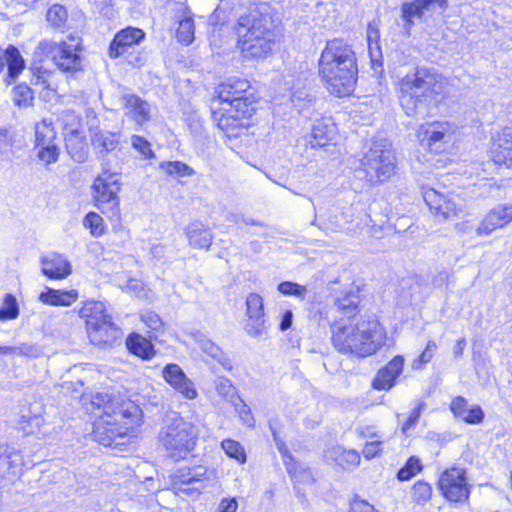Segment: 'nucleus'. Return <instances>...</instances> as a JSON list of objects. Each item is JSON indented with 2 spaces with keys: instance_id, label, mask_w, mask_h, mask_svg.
<instances>
[{
  "instance_id": "obj_42",
  "label": "nucleus",
  "mask_w": 512,
  "mask_h": 512,
  "mask_svg": "<svg viewBox=\"0 0 512 512\" xmlns=\"http://www.w3.org/2000/svg\"><path fill=\"white\" fill-rule=\"evenodd\" d=\"M422 464L418 457L411 456L406 464L398 471L397 478L400 481H407L422 470Z\"/></svg>"
},
{
  "instance_id": "obj_2",
  "label": "nucleus",
  "mask_w": 512,
  "mask_h": 512,
  "mask_svg": "<svg viewBox=\"0 0 512 512\" xmlns=\"http://www.w3.org/2000/svg\"><path fill=\"white\" fill-rule=\"evenodd\" d=\"M318 75L327 90L337 96L350 95L358 78L355 51L343 39L326 42L318 60Z\"/></svg>"
},
{
  "instance_id": "obj_3",
  "label": "nucleus",
  "mask_w": 512,
  "mask_h": 512,
  "mask_svg": "<svg viewBox=\"0 0 512 512\" xmlns=\"http://www.w3.org/2000/svg\"><path fill=\"white\" fill-rule=\"evenodd\" d=\"M397 88L405 114L424 117L429 113V106L435 104L444 93L445 82L435 68L421 66L400 78Z\"/></svg>"
},
{
  "instance_id": "obj_45",
  "label": "nucleus",
  "mask_w": 512,
  "mask_h": 512,
  "mask_svg": "<svg viewBox=\"0 0 512 512\" xmlns=\"http://www.w3.org/2000/svg\"><path fill=\"white\" fill-rule=\"evenodd\" d=\"M248 317H265L263 299L259 294L250 293L246 299Z\"/></svg>"
},
{
  "instance_id": "obj_29",
  "label": "nucleus",
  "mask_w": 512,
  "mask_h": 512,
  "mask_svg": "<svg viewBox=\"0 0 512 512\" xmlns=\"http://www.w3.org/2000/svg\"><path fill=\"white\" fill-rule=\"evenodd\" d=\"M5 62L8 70V82L10 83V81H14L24 69V60L19 51L15 47L10 46L5 51L0 48V72Z\"/></svg>"
},
{
  "instance_id": "obj_22",
  "label": "nucleus",
  "mask_w": 512,
  "mask_h": 512,
  "mask_svg": "<svg viewBox=\"0 0 512 512\" xmlns=\"http://www.w3.org/2000/svg\"><path fill=\"white\" fill-rule=\"evenodd\" d=\"M120 102L126 110L125 114L137 124H143L150 119V104L138 95L125 92L121 95Z\"/></svg>"
},
{
  "instance_id": "obj_60",
  "label": "nucleus",
  "mask_w": 512,
  "mask_h": 512,
  "mask_svg": "<svg viewBox=\"0 0 512 512\" xmlns=\"http://www.w3.org/2000/svg\"><path fill=\"white\" fill-rule=\"evenodd\" d=\"M491 210L499 216V221L503 222V226L512 221V204L499 205Z\"/></svg>"
},
{
  "instance_id": "obj_49",
  "label": "nucleus",
  "mask_w": 512,
  "mask_h": 512,
  "mask_svg": "<svg viewBox=\"0 0 512 512\" xmlns=\"http://www.w3.org/2000/svg\"><path fill=\"white\" fill-rule=\"evenodd\" d=\"M38 158L43 161L45 164H52L58 160L59 157V147L56 143L37 146Z\"/></svg>"
},
{
  "instance_id": "obj_5",
  "label": "nucleus",
  "mask_w": 512,
  "mask_h": 512,
  "mask_svg": "<svg viewBox=\"0 0 512 512\" xmlns=\"http://www.w3.org/2000/svg\"><path fill=\"white\" fill-rule=\"evenodd\" d=\"M198 439L197 427L177 413L168 417L158 434V440L167 457L174 462L186 459L194 450Z\"/></svg>"
},
{
  "instance_id": "obj_26",
  "label": "nucleus",
  "mask_w": 512,
  "mask_h": 512,
  "mask_svg": "<svg viewBox=\"0 0 512 512\" xmlns=\"http://www.w3.org/2000/svg\"><path fill=\"white\" fill-rule=\"evenodd\" d=\"M91 142L99 157L103 159L117 148L120 136L108 130L96 129L91 134Z\"/></svg>"
},
{
  "instance_id": "obj_27",
  "label": "nucleus",
  "mask_w": 512,
  "mask_h": 512,
  "mask_svg": "<svg viewBox=\"0 0 512 512\" xmlns=\"http://www.w3.org/2000/svg\"><path fill=\"white\" fill-rule=\"evenodd\" d=\"M450 408L455 417L462 419L468 424H479L484 418L482 408L478 405L468 408V403L462 396L455 397L451 402Z\"/></svg>"
},
{
  "instance_id": "obj_53",
  "label": "nucleus",
  "mask_w": 512,
  "mask_h": 512,
  "mask_svg": "<svg viewBox=\"0 0 512 512\" xmlns=\"http://www.w3.org/2000/svg\"><path fill=\"white\" fill-rule=\"evenodd\" d=\"M424 408H425V403L423 401L415 402L414 407H413L409 417L403 424V427H402L403 431H407L416 426Z\"/></svg>"
},
{
  "instance_id": "obj_25",
  "label": "nucleus",
  "mask_w": 512,
  "mask_h": 512,
  "mask_svg": "<svg viewBox=\"0 0 512 512\" xmlns=\"http://www.w3.org/2000/svg\"><path fill=\"white\" fill-rule=\"evenodd\" d=\"M437 3L440 7L446 5V0H414L412 2H405L402 4L401 12L402 18L405 22V29L407 32L414 25L415 19H421L424 15L425 10Z\"/></svg>"
},
{
  "instance_id": "obj_56",
  "label": "nucleus",
  "mask_w": 512,
  "mask_h": 512,
  "mask_svg": "<svg viewBox=\"0 0 512 512\" xmlns=\"http://www.w3.org/2000/svg\"><path fill=\"white\" fill-rule=\"evenodd\" d=\"M285 465L287 467L288 473L291 475V477L296 480L297 482H307V483H313L314 477L312 474V471L309 468H304L301 471H297L296 469L293 470L287 462H285Z\"/></svg>"
},
{
  "instance_id": "obj_52",
  "label": "nucleus",
  "mask_w": 512,
  "mask_h": 512,
  "mask_svg": "<svg viewBox=\"0 0 512 512\" xmlns=\"http://www.w3.org/2000/svg\"><path fill=\"white\" fill-rule=\"evenodd\" d=\"M216 390L219 395L223 396L231 403H234V401L237 400L238 396L236 395V388L227 378H219L216 383Z\"/></svg>"
},
{
  "instance_id": "obj_40",
  "label": "nucleus",
  "mask_w": 512,
  "mask_h": 512,
  "mask_svg": "<svg viewBox=\"0 0 512 512\" xmlns=\"http://www.w3.org/2000/svg\"><path fill=\"white\" fill-rule=\"evenodd\" d=\"M221 447L228 457L235 459L241 464L246 462L245 450L238 441L225 439L221 442Z\"/></svg>"
},
{
  "instance_id": "obj_43",
  "label": "nucleus",
  "mask_w": 512,
  "mask_h": 512,
  "mask_svg": "<svg viewBox=\"0 0 512 512\" xmlns=\"http://www.w3.org/2000/svg\"><path fill=\"white\" fill-rule=\"evenodd\" d=\"M19 315V306L16 298L12 294H7L3 305L0 308V320H12Z\"/></svg>"
},
{
  "instance_id": "obj_8",
  "label": "nucleus",
  "mask_w": 512,
  "mask_h": 512,
  "mask_svg": "<svg viewBox=\"0 0 512 512\" xmlns=\"http://www.w3.org/2000/svg\"><path fill=\"white\" fill-rule=\"evenodd\" d=\"M102 172L99 174L92 185L93 200L95 206L103 213L113 224L121 223L120 198L121 190L120 174L112 172L107 162H102Z\"/></svg>"
},
{
  "instance_id": "obj_62",
  "label": "nucleus",
  "mask_w": 512,
  "mask_h": 512,
  "mask_svg": "<svg viewBox=\"0 0 512 512\" xmlns=\"http://www.w3.org/2000/svg\"><path fill=\"white\" fill-rule=\"evenodd\" d=\"M356 433L361 439L380 440L381 435L373 426H360L356 428Z\"/></svg>"
},
{
  "instance_id": "obj_63",
  "label": "nucleus",
  "mask_w": 512,
  "mask_h": 512,
  "mask_svg": "<svg viewBox=\"0 0 512 512\" xmlns=\"http://www.w3.org/2000/svg\"><path fill=\"white\" fill-rule=\"evenodd\" d=\"M113 431H102L100 427L94 430V438L103 446H112L114 444Z\"/></svg>"
},
{
  "instance_id": "obj_19",
  "label": "nucleus",
  "mask_w": 512,
  "mask_h": 512,
  "mask_svg": "<svg viewBox=\"0 0 512 512\" xmlns=\"http://www.w3.org/2000/svg\"><path fill=\"white\" fill-rule=\"evenodd\" d=\"M114 411L109 418L114 422H120L129 427L139 426L142 422V410L133 401L115 398Z\"/></svg>"
},
{
  "instance_id": "obj_32",
  "label": "nucleus",
  "mask_w": 512,
  "mask_h": 512,
  "mask_svg": "<svg viewBox=\"0 0 512 512\" xmlns=\"http://www.w3.org/2000/svg\"><path fill=\"white\" fill-rule=\"evenodd\" d=\"M351 222V215L346 212H339L337 209L331 210L327 219L320 226L322 229L331 232H338L346 228Z\"/></svg>"
},
{
  "instance_id": "obj_15",
  "label": "nucleus",
  "mask_w": 512,
  "mask_h": 512,
  "mask_svg": "<svg viewBox=\"0 0 512 512\" xmlns=\"http://www.w3.org/2000/svg\"><path fill=\"white\" fill-rule=\"evenodd\" d=\"M116 396L106 392H84L80 396L83 409L96 417H109L114 410Z\"/></svg>"
},
{
  "instance_id": "obj_31",
  "label": "nucleus",
  "mask_w": 512,
  "mask_h": 512,
  "mask_svg": "<svg viewBox=\"0 0 512 512\" xmlns=\"http://www.w3.org/2000/svg\"><path fill=\"white\" fill-rule=\"evenodd\" d=\"M326 457L332 459L344 469L356 467L360 464V454L354 449H345L340 445L329 448Z\"/></svg>"
},
{
  "instance_id": "obj_1",
  "label": "nucleus",
  "mask_w": 512,
  "mask_h": 512,
  "mask_svg": "<svg viewBox=\"0 0 512 512\" xmlns=\"http://www.w3.org/2000/svg\"><path fill=\"white\" fill-rule=\"evenodd\" d=\"M360 297L353 290L341 291L334 297L331 312L332 343L338 352H378L390 348L386 331L376 319L356 321Z\"/></svg>"
},
{
  "instance_id": "obj_17",
  "label": "nucleus",
  "mask_w": 512,
  "mask_h": 512,
  "mask_svg": "<svg viewBox=\"0 0 512 512\" xmlns=\"http://www.w3.org/2000/svg\"><path fill=\"white\" fill-rule=\"evenodd\" d=\"M252 112L251 110L221 105L219 108H213L212 119L219 129L230 132L241 126V120L250 117Z\"/></svg>"
},
{
  "instance_id": "obj_55",
  "label": "nucleus",
  "mask_w": 512,
  "mask_h": 512,
  "mask_svg": "<svg viewBox=\"0 0 512 512\" xmlns=\"http://www.w3.org/2000/svg\"><path fill=\"white\" fill-rule=\"evenodd\" d=\"M382 440H373V441H367L363 450L362 454L367 459L370 460L376 456H379L382 452Z\"/></svg>"
},
{
  "instance_id": "obj_48",
  "label": "nucleus",
  "mask_w": 512,
  "mask_h": 512,
  "mask_svg": "<svg viewBox=\"0 0 512 512\" xmlns=\"http://www.w3.org/2000/svg\"><path fill=\"white\" fill-rule=\"evenodd\" d=\"M245 330L252 337L266 334L267 321L265 317H248Z\"/></svg>"
},
{
  "instance_id": "obj_18",
  "label": "nucleus",
  "mask_w": 512,
  "mask_h": 512,
  "mask_svg": "<svg viewBox=\"0 0 512 512\" xmlns=\"http://www.w3.org/2000/svg\"><path fill=\"white\" fill-rule=\"evenodd\" d=\"M164 379L186 399H195L197 391L193 382L177 364H167L163 369Z\"/></svg>"
},
{
  "instance_id": "obj_57",
  "label": "nucleus",
  "mask_w": 512,
  "mask_h": 512,
  "mask_svg": "<svg viewBox=\"0 0 512 512\" xmlns=\"http://www.w3.org/2000/svg\"><path fill=\"white\" fill-rule=\"evenodd\" d=\"M379 22V20L374 19L368 23L366 31L368 45L380 43Z\"/></svg>"
},
{
  "instance_id": "obj_64",
  "label": "nucleus",
  "mask_w": 512,
  "mask_h": 512,
  "mask_svg": "<svg viewBox=\"0 0 512 512\" xmlns=\"http://www.w3.org/2000/svg\"><path fill=\"white\" fill-rule=\"evenodd\" d=\"M368 51H369V55H370V59H371V63L373 65V67L374 68H376V66L382 67L383 56H382L380 43L368 45Z\"/></svg>"
},
{
  "instance_id": "obj_33",
  "label": "nucleus",
  "mask_w": 512,
  "mask_h": 512,
  "mask_svg": "<svg viewBox=\"0 0 512 512\" xmlns=\"http://www.w3.org/2000/svg\"><path fill=\"white\" fill-rule=\"evenodd\" d=\"M36 147L55 143L56 132L51 122L43 120L35 126Z\"/></svg>"
},
{
  "instance_id": "obj_7",
  "label": "nucleus",
  "mask_w": 512,
  "mask_h": 512,
  "mask_svg": "<svg viewBox=\"0 0 512 512\" xmlns=\"http://www.w3.org/2000/svg\"><path fill=\"white\" fill-rule=\"evenodd\" d=\"M79 315L85 319L90 342L100 349L112 348L113 343L120 337L121 329L107 312L106 304L100 301L86 302Z\"/></svg>"
},
{
  "instance_id": "obj_23",
  "label": "nucleus",
  "mask_w": 512,
  "mask_h": 512,
  "mask_svg": "<svg viewBox=\"0 0 512 512\" xmlns=\"http://www.w3.org/2000/svg\"><path fill=\"white\" fill-rule=\"evenodd\" d=\"M311 136L310 144L313 148L325 147L334 142L337 136V127L331 118L322 117L312 125Z\"/></svg>"
},
{
  "instance_id": "obj_13",
  "label": "nucleus",
  "mask_w": 512,
  "mask_h": 512,
  "mask_svg": "<svg viewBox=\"0 0 512 512\" xmlns=\"http://www.w3.org/2000/svg\"><path fill=\"white\" fill-rule=\"evenodd\" d=\"M423 199L430 210L442 219L455 216L461 210V199L449 191L443 192L435 188H427L423 192Z\"/></svg>"
},
{
  "instance_id": "obj_6",
  "label": "nucleus",
  "mask_w": 512,
  "mask_h": 512,
  "mask_svg": "<svg viewBox=\"0 0 512 512\" xmlns=\"http://www.w3.org/2000/svg\"><path fill=\"white\" fill-rule=\"evenodd\" d=\"M396 158L392 143L386 138H374L360 160L357 178L375 185L388 180L395 172Z\"/></svg>"
},
{
  "instance_id": "obj_35",
  "label": "nucleus",
  "mask_w": 512,
  "mask_h": 512,
  "mask_svg": "<svg viewBox=\"0 0 512 512\" xmlns=\"http://www.w3.org/2000/svg\"><path fill=\"white\" fill-rule=\"evenodd\" d=\"M160 169L169 176L175 177H189L195 174L192 167L181 161H164L160 163Z\"/></svg>"
},
{
  "instance_id": "obj_28",
  "label": "nucleus",
  "mask_w": 512,
  "mask_h": 512,
  "mask_svg": "<svg viewBox=\"0 0 512 512\" xmlns=\"http://www.w3.org/2000/svg\"><path fill=\"white\" fill-rule=\"evenodd\" d=\"M189 244L198 249H209L213 241V234L202 222H192L186 228Z\"/></svg>"
},
{
  "instance_id": "obj_12",
  "label": "nucleus",
  "mask_w": 512,
  "mask_h": 512,
  "mask_svg": "<svg viewBox=\"0 0 512 512\" xmlns=\"http://www.w3.org/2000/svg\"><path fill=\"white\" fill-rule=\"evenodd\" d=\"M438 487L448 501L455 503L467 501L471 493L466 470L456 466L448 468L440 474Z\"/></svg>"
},
{
  "instance_id": "obj_21",
  "label": "nucleus",
  "mask_w": 512,
  "mask_h": 512,
  "mask_svg": "<svg viewBox=\"0 0 512 512\" xmlns=\"http://www.w3.org/2000/svg\"><path fill=\"white\" fill-rule=\"evenodd\" d=\"M41 271L49 279H64L72 272L67 258L62 254L50 253L41 257Z\"/></svg>"
},
{
  "instance_id": "obj_50",
  "label": "nucleus",
  "mask_w": 512,
  "mask_h": 512,
  "mask_svg": "<svg viewBox=\"0 0 512 512\" xmlns=\"http://www.w3.org/2000/svg\"><path fill=\"white\" fill-rule=\"evenodd\" d=\"M412 494L417 503L424 504L431 499L432 487L425 481H418L413 486Z\"/></svg>"
},
{
  "instance_id": "obj_37",
  "label": "nucleus",
  "mask_w": 512,
  "mask_h": 512,
  "mask_svg": "<svg viewBox=\"0 0 512 512\" xmlns=\"http://www.w3.org/2000/svg\"><path fill=\"white\" fill-rule=\"evenodd\" d=\"M42 423L43 418L41 417L40 413L35 412L32 414L30 411L26 412L25 409L21 410L18 424L20 425V429H22L25 433H33L36 428H39L42 425Z\"/></svg>"
},
{
  "instance_id": "obj_10",
  "label": "nucleus",
  "mask_w": 512,
  "mask_h": 512,
  "mask_svg": "<svg viewBox=\"0 0 512 512\" xmlns=\"http://www.w3.org/2000/svg\"><path fill=\"white\" fill-rule=\"evenodd\" d=\"M456 129L449 121L427 122L418 127L417 137L431 152L442 153L451 145Z\"/></svg>"
},
{
  "instance_id": "obj_44",
  "label": "nucleus",
  "mask_w": 512,
  "mask_h": 512,
  "mask_svg": "<svg viewBox=\"0 0 512 512\" xmlns=\"http://www.w3.org/2000/svg\"><path fill=\"white\" fill-rule=\"evenodd\" d=\"M83 224L94 237H100L105 232L103 218L95 212H89L84 217Z\"/></svg>"
},
{
  "instance_id": "obj_9",
  "label": "nucleus",
  "mask_w": 512,
  "mask_h": 512,
  "mask_svg": "<svg viewBox=\"0 0 512 512\" xmlns=\"http://www.w3.org/2000/svg\"><path fill=\"white\" fill-rule=\"evenodd\" d=\"M38 49L51 56L55 65L63 72H76L81 69L80 40L69 37V41H43Z\"/></svg>"
},
{
  "instance_id": "obj_54",
  "label": "nucleus",
  "mask_w": 512,
  "mask_h": 512,
  "mask_svg": "<svg viewBox=\"0 0 512 512\" xmlns=\"http://www.w3.org/2000/svg\"><path fill=\"white\" fill-rule=\"evenodd\" d=\"M233 404L238 411L242 422L248 426H253L254 418L251 414L250 408L244 403V401L240 399V397H237V400H235Z\"/></svg>"
},
{
  "instance_id": "obj_46",
  "label": "nucleus",
  "mask_w": 512,
  "mask_h": 512,
  "mask_svg": "<svg viewBox=\"0 0 512 512\" xmlns=\"http://www.w3.org/2000/svg\"><path fill=\"white\" fill-rule=\"evenodd\" d=\"M66 148L74 161L82 163L86 160L87 150L85 148V143L83 141H78L77 139L69 138L66 140Z\"/></svg>"
},
{
  "instance_id": "obj_61",
  "label": "nucleus",
  "mask_w": 512,
  "mask_h": 512,
  "mask_svg": "<svg viewBox=\"0 0 512 512\" xmlns=\"http://www.w3.org/2000/svg\"><path fill=\"white\" fill-rule=\"evenodd\" d=\"M350 512H379L366 500L355 498L350 504Z\"/></svg>"
},
{
  "instance_id": "obj_14",
  "label": "nucleus",
  "mask_w": 512,
  "mask_h": 512,
  "mask_svg": "<svg viewBox=\"0 0 512 512\" xmlns=\"http://www.w3.org/2000/svg\"><path fill=\"white\" fill-rule=\"evenodd\" d=\"M146 33L136 27L128 26L118 31L109 45L108 54L115 59L130 53L135 46H138L144 39Z\"/></svg>"
},
{
  "instance_id": "obj_36",
  "label": "nucleus",
  "mask_w": 512,
  "mask_h": 512,
  "mask_svg": "<svg viewBox=\"0 0 512 512\" xmlns=\"http://www.w3.org/2000/svg\"><path fill=\"white\" fill-rule=\"evenodd\" d=\"M33 100L34 92L26 84H19L13 88L12 101L16 106L20 108L28 107L32 105Z\"/></svg>"
},
{
  "instance_id": "obj_34",
  "label": "nucleus",
  "mask_w": 512,
  "mask_h": 512,
  "mask_svg": "<svg viewBox=\"0 0 512 512\" xmlns=\"http://www.w3.org/2000/svg\"><path fill=\"white\" fill-rule=\"evenodd\" d=\"M126 347L128 352H156L151 341L136 332L128 335Z\"/></svg>"
},
{
  "instance_id": "obj_47",
  "label": "nucleus",
  "mask_w": 512,
  "mask_h": 512,
  "mask_svg": "<svg viewBox=\"0 0 512 512\" xmlns=\"http://www.w3.org/2000/svg\"><path fill=\"white\" fill-rule=\"evenodd\" d=\"M501 227H503V222H500L499 216L490 210L478 226L477 234L489 235L491 232Z\"/></svg>"
},
{
  "instance_id": "obj_16",
  "label": "nucleus",
  "mask_w": 512,
  "mask_h": 512,
  "mask_svg": "<svg viewBox=\"0 0 512 512\" xmlns=\"http://www.w3.org/2000/svg\"><path fill=\"white\" fill-rule=\"evenodd\" d=\"M207 479V468L204 466L179 468L174 474V485L183 492H197L204 488Z\"/></svg>"
},
{
  "instance_id": "obj_11",
  "label": "nucleus",
  "mask_w": 512,
  "mask_h": 512,
  "mask_svg": "<svg viewBox=\"0 0 512 512\" xmlns=\"http://www.w3.org/2000/svg\"><path fill=\"white\" fill-rule=\"evenodd\" d=\"M248 80L230 77L221 83L218 88V99L221 105L233 106L253 111L254 97L250 92Z\"/></svg>"
},
{
  "instance_id": "obj_30",
  "label": "nucleus",
  "mask_w": 512,
  "mask_h": 512,
  "mask_svg": "<svg viewBox=\"0 0 512 512\" xmlns=\"http://www.w3.org/2000/svg\"><path fill=\"white\" fill-rule=\"evenodd\" d=\"M77 298L78 292L76 290H57L53 288H46L39 295V300L42 303L52 306H70Z\"/></svg>"
},
{
  "instance_id": "obj_20",
  "label": "nucleus",
  "mask_w": 512,
  "mask_h": 512,
  "mask_svg": "<svg viewBox=\"0 0 512 512\" xmlns=\"http://www.w3.org/2000/svg\"><path fill=\"white\" fill-rule=\"evenodd\" d=\"M490 153L496 164L512 166V127H505L498 133L493 139Z\"/></svg>"
},
{
  "instance_id": "obj_41",
  "label": "nucleus",
  "mask_w": 512,
  "mask_h": 512,
  "mask_svg": "<svg viewBox=\"0 0 512 512\" xmlns=\"http://www.w3.org/2000/svg\"><path fill=\"white\" fill-rule=\"evenodd\" d=\"M277 289L285 296H294L300 300H304L308 292L306 286L292 281H283L279 283Z\"/></svg>"
},
{
  "instance_id": "obj_51",
  "label": "nucleus",
  "mask_w": 512,
  "mask_h": 512,
  "mask_svg": "<svg viewBox=\"0 0 512 512\" xmlns=\"http://www.w3.org/2000/svg\"><path fill=\"white\" fill-rule=\"evenodd\" d=\"M131 145L144 159H152L155 157V153L151 149V144L144 137L133 135L131 137Z\"/></svg>"
},
{
  "instance_id": "obj_39",
  "label": "nucleus",
  "mask_w": 512,
  "mask_h": 512,
  "mask_svg": "<svg viewBox=\"0 0 512 512\" xmlns=\"http://www.w3.org/2000/svg\"><path fill=\"white\" fill-rule=\"evenodd\" d=\"M194 21L191 17H186L179 21L176 31V37L179 42L190 45L194 40Z\"/></svg>"
},
{
  "instance_id": "obj_24",
  "label": "nucleus",
  "mask_w": 512,
  "mask_h": 512,
  "mask_svg": "<svg viewBox=\"0 0 512 512\" xmlns=\"http://www.w3.org/2000/svg\"><path fill=\"white\" fill-rule=\"evenodd\" d=\"M404 358L397 354L385 367L381 368L373 380V387L377 390H389L401 374Z\"/></svg>"
},
{
  "instance_id": "obj_38",
  "label": "nucleus",
  "mask_w": 512,
  "mask_h": 512,
  "mask_svg": "<svg viewBox=\"0 0 512 512\" xmlns=\"http://www.w3.org/2000/svg\"><path fill=\"white\" fill-rule=\"evenodd\" d=\"M46 19L54 28L63 29L68 19L67 10L60 4H54L48 9Z\"/></svg>"
},
{
  "instance_id": "obj_59",
  "label": "nucleus",
  "mask_w": 512,
  "mask_h": 512,
  "mask_svg": "<svg viewBox=\"0 0 512 512\" xmlns=\"http://www.w3.org/2000/svg\"><path fill=\"white\" fill-rule=\"evenodd\" d=\"M142 321L152 330H158L162 326L160 316L153 311H146L141 315Z\"/></svg>"
},
{
  "instance_id": "obj_58",
  "label": "nucleus",
  "mask_w": 512,
  "mask_h": 512,
  "mask_svg": "<svg viewBox=\"0 0 512 512\" xmlns=\"http://www.w3.org/2000/svg\"><path fill=\"white\" fill-rule=\"evenodd\" d=\"M250 2L251 0H220L217 9L230 12L238 8L246 7Z\"/></svg>"
},
{
  "instance_id": "obj_4",
  "label": "nucleus",
  "mask_w": 512,
  "mask_h": 512,
  "mask_svg": "<svg viewBox=\"0 0 512 512\" xmlns=\"http://www.w3.org/2000/svg\"><path fill=\"white\" fill-rule=\"evenodd\" d=\"M237 47L246 60L266 58L272 51L275 34L271 28V17L258 6L249 7L241 14L234 26Z\"/></svg>"
}]
</instances>
